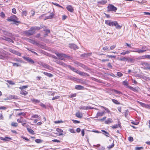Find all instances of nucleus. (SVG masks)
I'll return each mask as SVG.
<instances>
[{"mask_svg": "<svg viewBox=\"0 0 150 150\" xmlns=\"http://www.w3.org/2000/svg\"><path fill=\"white\" fill-rule=\"evenodd\" d=\"M75 88L77 90H82L84 89V87L81 85H77L75 86Z\"/></svg>", "mask_w": 150, "mask_h": 150, "instance_id": "obj_18", "label": "nucleus"}, {"mask_svg": "<svg viewBox=\"0 0 150 150\" xmlns=\"http://www.w3.org/2000/svg\"><path fill=\"white\" fill-rule=\"evenodd\" d=\"M127 61L128 62L133 63L134 61V59L130 58H127Z\"/></svg>", "mask_w": 150, "mask_h": 150, "instance_id": "obj_35", "label": "nucleus"}, {"mask_svg": "<svg viewBox=\"0 0 150 150\" xmlns=\"http://www.w3.org/2000/svg\"><path fill=\"white\" fill-rule=\"evenodd\" d=\"M52 4H54V5L55 6H57L58 7H61V8H63V7L62 6H60L59 4H58L57 3L53 2L52 3Z\"/></svg>", "mask_w": 150, "mask_h": 150, "instance_id": "obj_55", "label": "nucleus"}, {"mask_svg": "<svg viewBox=\"0 0 150 150\" xmlns=\"http://www.w3.org/2000/svg\"><path fill=\"white\" fill-rule=\"evenodd\" d=\"M100 107L104 109L108 113H109L110 112V111L108 108L103 106H100Z\"/></svg>", "mask_w": 150, "mask_h": 150, "instance_id": "obj_46", "label": "nucleus"}, {"mask_svg": "<svg viewBox=\"0 0 150 150\" xmlns=\"http://www.w3.org/2000/svg\"><path fill=\"white\" fill-rule=\"evenodd\" d=\"M23 58L26 61L32 64L34 63V62L31 58L28 57H23Z\"/></svg>", "mask_w": 150, "mask_h": 150, "instance_id": "obj_8", "label": "nucleus"}, {"mask_svg": "<svg viewBox=\"0 0 150 150\" xmlns=\"http://www.w3.org/2000/svg\"><path fill=\"white\" fill-rule=\"evenodd\" d=\"M43 67L45 68H46L48 69H49L50 70H52L53 69V68L52 67L48 65L47 64H45V63Z\"/></svg>", "mask_w": 150, "mask_h": 150, "instance_id": "obj_14", "label": "nucleus"}, {"mask_svg": "<svg viewBox=\"0 0 150 150\" xmlns=\"http://www.w3.org/2000/svg\"><path fill=\"white\" fill-rule=\"evenodd\" d=\"M123 84L124 85L127 86L128 83L126 81H124L123 82Z\"/></svg>", "mask_w": 150, "mask_h": 150, "instance_id": "obj_64", "label": "nucleus"}, {"mask_svg": "<svg viewBox=\"0 0 150 150\" xmlns=\"http://www.w3.org/2000/svg\"><path fill=\"white\" fill-rule=\"evenodd\" d=\"M67 66L71 70L81 76H89L88 74L79 71L78 70L72 67L69 65H68Z\"/></svg>", "mask_w": 150, "mask_h": 150, "instance_id": "obj_1", "label": "nucleus"}, {"mask_svg": "<svg viewBox=\"0 0 150 150\" xmlns=\"http://www.w3.org/2000/svg\"><path fill=\"white\" fill-rule=\"evenodd\" d=\"M79 108L82 110H88L90 109H93V108H91L89 106H81L79 107Z\"/></svg>", "mask_w": 150, "mask_h": 150, "instance_id": "obj_12", "label": "nucleus"}, {"mask_svg": "<svg viewBox=\"0 0 150 150\" xmlns=\"http://www.w3.org/2000/svg\"><path fill=\"white\" fill-rule=\"evenodd\" d=\"M117 8L112 5H110L108 7V10L109 11H116Z\"/></svg>", "mask_w": 150, "mask_h": 150, "instance_id": "obj_7", "label": "nucleus"}, {"mask_svg": "<svg viewBox=\"0 0 150 150\" xmlns=\"http://www.w3.org/2000/svg\"><path fill=\"white\" fill-rule=\"evenodd\" d=\"M28 87V85L23 86L19 87L21 90H23V89L27 88Z\"/></svg>", "mask_w": 150, "mask_h": 150, "instance_id": "obj_39", "label": "nucleus"}, {"mask_svg": "<svg viewBox=\"0 0 150 150\" xmlns=\"http://www.w3.org/2000/svg\"><path fill=\"white\" fill-rule=\"evenodd\" d=\"M146 51V50H137L135 51H131V52H138L139 53H142Z\"/></svg>", "mask_w": 150, "mask_h": 150, "instance_id": "obj_13", "label": "nucleus"}, {"mask_svg": "<svg viewBox=\"0 0 150 150\" xmlns=\"http://www.w3.org/2000/svg\"><path fill=\"white\" fill-rule=\"evenodd\" d=\"M130 53V52L128 50L125 51V52H123L120 53L121 55H125L126 54H128Z\"/></svg>", "mask_w": 150, "mask_h": 150, "instance_id": "obj_41", "label": "nucleus"}, {"mask_svg": "<svg viewBox=\"0 0 150 150\" xmlns=\"http://www.w3.org/2000/svg\"><path fill=\"white\" fill-rule=\"evenodd\" d=\"M76 116L79 118H82L83 116L82 113H80L79 112H77L76 114Z\"/></svg>", "mask_w": 150, "mask_h": 150, "instance_id": "obj_17", "label": "nucleus"}, {"mask_svg": "<svg viewBox=\"0 0 150 150\" xmlns=\"http://www.w3.org/2000/svg\"><path fill=\"white\" fill-rule=\"evenodd\" d=\"M69 131L71 133H75V132L73 129H69Z\"/></svg>", "mask_w": 150, "mask_h": 150, "instance_id": "obj_56", "label": "nucleus"}, {"mask_svg": "<svg viewBox=\"0 0 150 150\" xmlns=\"http://www.w3.org/2000/svg\"><path fill=\"white\" fill-rule=\"evenodd\" d=\"M9 98L10 99H17L18 98L17 96L14 95H11L9 96Z\"/></svg>", "mask_w": 150, "mask_h": 150, "instance_id": "obj_38", "label": "nucleus"}, {"mask_svg": "<svg viewBox=\"0 0 150 150\" xmlns=\"http://www.w3.org/2000/svg\"><path fill=\"white\" fill-rule=\"evenodd\" d=\"M27 129L28 131L31 134H34V131L30 128H27Z\"/></svg>", "mask_w": 150, "mask_h": 150, "instance_id": "obj_33", "label": "nucleus"}, {"mask_svg": "<svg viewBox=\"0 0 150 150\" xmlns=\"http://www.w3.org/2000/svg\"><path fill=\"white\" fill-rule=\"evenodd\" d=\"M13 60L14 61L16 62H18L23 63V62L22 61L21 59L19 58H15L13 59Z\"/></svg>", "mask_w": 150, "mask_h": 150, "instance_id": "obj_20", "label": "nucleus"}, {"mask_svg": "<svg viewBox=\"0 0 150 150\" xmlns=\"http://www.w3.org/2000/svg\"><path fill=\"white\" fill-rule=\"evenodd\" d=\"M11 63L13 64V66L14 67H21V65L18 63H13L11 62Z\"/></svg>", "mask_w": 150, "mask_h": 150, "instance_id": "obj_31", "label": "nucleus"}, {"mask_svg": "<svg viewBox=\"0 0 150 150\" xmlns=\"http://www.w3.org/2000/svg\"><path fill=\"white\" fill-rule=\"evenodd\" d=\"M142 64L143 65L145 69H148L150 70V64L146 62H143L142 63Z\"/></svg>", "mask_w": 150, "mask_h": 150, "instance_id": "obj_6", "label": "nucleus"}, {"mask_svg": "<svg viewBox=\"0 0 150 150\" xmlns=\"http://www.w3.org/2000/svg\"><path fill=\"white\" fill-rule=\"evenodd\" d=\"M36 142L38 143H41L42 142V141L40 139H35V140Z\"/></svg>", "mask_w": 150, "mask_h": 150, "instance_id": "obj_53", "label": "nucleus"}, {"mask_svg": "<svg viewBox=\"0 0 150 150\" xmlns=\"http://www.w3.org/2000/svg\"><path fill=\"white\" fill-rule=\"evenodd\" d=\"M20 93L21 95H23L24 96H26L28 94V92L26 91L21 90Z\"/></svg>", "mask_w": 150, "mask_h": 150, "instance_id": "obj_29", "label": "nucleus"}, {"mask_svg": "<svg viewBox=\"0 0 150 150\" xmlns=\"http://www.w3.org/2000/svg\"><path fill=\"white\" fill-rule=\"evenodd\" d=\"M7 82L9 84H10L11 85H14L15 84V83L13 81H11L8 80L7 81Z\"/></svg>", "mask_w": 150, "mask_h": 150, "instance_id": "obj_50", "label": "nucleus"}, {"mask_svg": "<svg viewBox=\"0 0 150 150\" xmlns=\"http://www.w3.org/2000/svg\"><path fill=\"white\" fill-rule=\"evenodd\" d=\"M105 113V112H98L97 113L96 117L97 118L98 117L102 116Z\"/></svg>", "mask_w": 150, "mask_h": 150, "instance_id": "obj_16", "label": "nucleus"}, {"mask_svg": "<svg viewBox=\"0 0 150 150\" xmlns=\"http://www.w3.org/2000/svg\"><path fill=\"white\" fill-rule=\"evenodd\" d=\"M18 18L15 15H13L10 19H8L7 20L10 21H13L16 25H18L20 23V21H18Z\"/></svg>", "mask_w": 150, "mask_h": 150, "instance_id": "obj_3", "label": "nucleus"}, {"mask_svg": "<svg viewBox=\"0 0 150 150\" xmlns=\"http://www.w3.org/2000/svg\"><path fill=\"white\" fill-rule=\"evenodd\" d=\"M28 41L32 43V44L35 45H38L39 43H38L35 40L31 39H28Z\"/></svg>", "mask_w": 150, "mask_h": 150, "instance_id": "obj_10", "label": "nucleus"}, {"mask_svg": "<svg viewBox=\"0 0 150 150\" xmlns=\"http://www.w3.org/2000/svg\"><path fill=\"white\" fill-rule=\"evenodd\" d=\"M107 57H108V58H115L116 57V56H113L111 55H107Z\"/></svg>", "mask_w": 150, "mask_h": 150, "instance_id": "obj_61", "label": "nucleus"}, {"mask_svg": "<svg viewBox=\"0 0 150 150\" xmlns=\"http://www.w3.org/2000/svg\"><path fill=\"white\" fill-rule=\"evenodd\" d=\"M6 40L7 41H8L9 42H11L13 43V41L10 38H6Z\"/></svg>", "mask_w": 150, "mask_h": 150, "instance_id": "obj_57", "label": "nucleus"}, {"mask_svg": "<svg viewBox=\"0 0 150 150\" xmlns=\"http://www.w3.org/2000/svg\"><path fill=\"white\" fill-rule=\"evenodd\" d=\"M17 121L19 123L26 122L25 120L23 119V118L22 117H21L19 118L18 119Z\"/></svg>", "mask_w": 150, "mask_h": 150, "instance_id": "obj_15", "label": "nucleus"}, {"mask_svg": "<svg viewBox=\"0 0 150 150\" xmlns=\"http://www.w3.org/2000/svg\"><path fill=\"white\" fill-rule=\"evenodd\" d=\"M5 51L2 50V49H0V54L1 55H2L3 56V55H6V54L5 53Z\"/></svg>", "mask_w": 150, "mask_h": 150, "instance_id": "obj_45", "label": "nucleus"}, {"mask_svg": "<svg viewBox=\"0 0 150 150\" xmlns=\"http://www.w3.org/2000/svg\"><path fill=\"white\" fill-rule=\"evenodd\" d=\"M45 16L46 14H44L40 16L39 18L41 19L44 18H43V19L44 20L48 19H50L52 18H53L54 16V14L53 13H52L50 14V15L49 16Z\"/></svg>", "mask_w": 150, "mask_h": 150, "instance_id": "obj_2", "label": "nucleus"}, {"mask_svg": "<svg viewBox=\"0 0 150 150\" xmlns=\"http://www.w3.org/2000/svg\"><path fill=\"white\" fill-rule=\"evenodd\" d=\"M35 33V30H34L32 29V27L28 31H25L24 33L26 36H28L34 34Z\"/></svg>", "mask_w": 150, "mask_h": 150, "instance_id": "obj_4", "label": "nucleus"}, {"mask_svg": "<svg viewBox=\"0 0 150 150\" xmlns=\"http://www.w3.org/2000/svg\"><path fill=\"white\" fill-rule=\"evenodd\" d=\"M112 22V21L110 20H107L105 21V23L106 25L110 26Z\"/></svg>", "mask_w": 150, "mask_h": 150, "instance_id": "obj_30", "label": "nucleus"}, {"mask_svg": "<svg viewBox=\"0 0 150 150\" xmlns=\"http://www.w3.org/2000/svg\"><path fill=\"white\" fill-rule=\"evenodd\" d=\"M112 143L111 145H109L107 147V148L108 149L110 150L113 147H114V141H112Z\"/></svg>", "mask_w": 150, "mask_h": 150, "instance_id": "obj_34", "label": "nucleus"}, {"mask_svg": "<svg viewBox=\"0 0 150 150\" xmlns=\"http://www.w3.org/2000/svg\"><path fill=\"white\" fill-rule=\"evenodd\" d=\"M127 58L125 57H123L122 58H121L120 59H119V60L120 61H127Z\"/></svg>", "mask_w": 150, "mask_h": 150, "instance_id": "obj_54", "label": "nucleus"}, {"mask_svg": "<svg viewBox=\"0 0 150 150\" xmlns=\"http://www.w3.org/2000/svg\"><path fill=\"white\" fill-rule=\"evenodd\" d=\"M54 122L55 124H57V123H63V122L62 120H58V121H55Z\"/></svg>", "mask_w": 150, "mask_h": 150, "instance_id": "obj_58", "label": "nucleus"}, {"mask_svg": "<svg viewBox=\"0 0 150 150\" xmlns=\"http://www.w3.org/2000/svg\"><path fill=\"white\" fill-rule=\"evenodd\" d=\"M13 54H15L18 56H21V54L20 52L15 50L13 52Z\"/></svg>", "mask_w": 150, "mask_h": 150, "instance_id": "obj_37", "label": "nucleus"}, {"mask_svg": "<svg viewBox=\"0 0 150 150\" xmlns=\"http://www.w3.org/2000/svg\"><path fill=\"white\" fill-rule=\"evenodd\" d=\"M44 31L45 32V33L44 34V37H46L47 35V34L50 33V31L49 30H45Z\"/></svg>", "mask_w": 150, "mask_h": 150, "instance_id": "obj_36", "label": "nucleus"}, {"mask_svg": "<svg viewBox=\"0 0 150 150\" xmlns=\"http://www.w3.org/2000/svg\"><path fill=\"white\" fill-rule=\"evenodd\" d=\"M120 125L119 124H118L115 125H114L112 127L113 129H116L118 128L119 127H120Z\"/></svg>", "mask_w": 150, "mask_h": 150, "instance_id": "obj_44", "label": "nucleus"}, {"mask_svg": "<svg viewBox=\"0 0 150 150\" xmlns=\"http://www.w3.org/2000/svg\"><path fill=\"white\" fill-rule=\"evenodd\" d=\"M67 79H69L72 81H74L76 79V78L71 76H67L66 77Z\"/></svg>", "mask_w": 150, "mask_h": 150, "instance_id": "obj_25", "label": "nucleus"}, {"mask_svg": "<svg viewBox=\"0 0 150 150\" xmlns=\"http://www.w3.org/2000/svg\"><path fill=\"white\" fill-rule=\"evenodd\" d=\"M113 121L111 118H108L107 120L105 121V123L106 124H109L111 123Z\"/></svg>", "mask_w": 150, "mask_h": 150, "instance_id": "obj_21", "label": "nucleus"}, {"mask_svg": "<svg viewBox=\"0 0 150 150\" xmlns=\"http://www.w3.org/2000/svg\"><path fill=\"white\" fill-rule=\"evenodd\" d=\"M128 88L129 89H130V90H132V91H137V90L135 88L132 87V86H128Z\"/></svg>", "mask_w": 150, "mask_h": 150, "instance_id": "obj_51", "label": "nucleus"}, {"mask_svg": "<svg viewBox=\"0 0 150 150\" xmlns=\"http://www.w3.org/2000/svg\"><path fill=\"white\" fill-rule=\"evenodd\" d=\"M38 64L42 66L43 67L45 63L39 61L38 62Z\"/></svg>", "mask_w": 150, "mask_h": 150, "instance_id": "obj_62", "label": "nucleus"}, {"mask_svg": "<svg viewBox=\"0 0 150 150\" xmlns=\"http://www.w3.org/2000/svg\"><path fill=\"white\" fill-rule=\"evenodd\" d=\"M22 14L23 16H26L27 14V12L26 11H23L22 12Z\"/></svg>", "mask_w": 150, "mask_h": 150, "instance_id": "obj_60", "label": "nucleus"}, {"mask_svg": "<svg viewBox=\"0 0 150 150\" xmlns=\"http://www.w3.org/2000/svg\"><path fill=\"white\" fill-rule=\"evenodd\" d=\"M103 50L105 51L110 50V49L107 46H105L103 48Z\"/></svg>", "mask_w": 150, "mask_h": 150, "instance_id": "obj_52", "label": "nucleus"}, {"mask_svg": "<svg viewBox=\"0 0 150 150\" xmlns=\"http://www.w3.org/2000/svg\"><path fill=\"white\" fill-rule=\"evenodd\" d=\"M31 101L34 103H39L40 101V100L38 99H35L34 98L31 99Z\"/></svg>", "mask_w": 150, "mask_h": 150, "instance_id": "obj_23", "label": "nucleus"}, {"mask_svg": "<svg viewBox=\"0 0 150 150\" xmlns=\"http://www.w3.org/2000/svg\"><path fill=\"white\" fill-rule=\"evenodd\" d=\"M57 62L59 64L61 65L64 67H66L67 66L66 64L62 62L57 61Z\"/></svg>", "mask_w": 150, "mask_h": 150, "instance_id": "obj_24", "label": "nucleus"}, {"mask_svg": "<svg viewBox=\"0 0 150 150\" xmlns=\"http://www.w3.org/2000/svg\"><path fill=\"white\" fill-rule=\"evenodd\" d=\"M146 55L142 56L139 57L137 59L139 60L140 59H146Z\"/></svg>", "mask_w": 150, "mask_h": 150, "instance_id": "obj_47", "label": "nucleus"}, {"mask_svg": "<svg viewBox=\"0 0 150 150\" xmlns=\"http://www.w3.org/2000/svg\"><path fill=\"white\" fill-rule=\"evenodd\" d=\"M112 91H114L116 94H122V93L120 91H117V90L115 89H113L112 90Z\"/></svg>", "mask_w": 150, "mask_h": 150, "instance_id": "obj_43", "label": "nucleus"}, {"mask_svg": "<svg viewBox=\"0 0 150 150\" xmlns=\"http://www.w3.org/2000/svg\"><path fill=\"white\" fill-rule=\"evenodd\" d=\"M128 140L130 142H132L133 141V138L132 137H128Z\"/></svg>", "mask_w": 150, "mask_h": 150, "instance_id": "obj_63", "label": "nucleus"}, {"mask_svg": "<svg viewBox=\"0 0 150 150\" xmlns=\"http://www.w3.org/2000/svg\"><path fill=\"white\" fill-rule=\"evenodd\" d=\"M18 125L17 123L15 122H12L11 123V125L12 126H14L15 127H16L18 126Z\"/></svg>", "mask_w": 150, "mask_h": 150, "instance_id": "obj_48", "label": "nucleus"}, {"mask_svg": "<svg viewBox=\"0 0 150 150\" xmlns=\"http://www.w3.org/2000/svg\"><path fill=\"white\" fill-rule=\"evenodd\" d=\"M114 26H115L116 28L117 29H120L122 27V26L118 24L117 21H116L115 25Z\"/></svg>", "mask_w": 150, "mask_h": 150, "instance_id": "obj_19", "label": "nucleus"}, {"mask_svg": "<svg viewBox=\"0 0 150 150\" xmlns=\"http://www.w3.org/2000/svg\"><path fill=\"white\" fill-rule=\"evenodd\" d=\"M116 47V45H112L110 47V50H112L114 49Z\"/></svg>", "mask_w": 150, "mask_h": 150, "instance_id": "obj_59", "label": "nucleus"}, {"mask_svg": "<svg viewBox=\"0 0 150 150\" xmlns=\"http://www.w3.org/2000/svg\"><path fill=\"white\" fill-rule=\"evenodd\" d=\"M32 29L33 30H40V28L38 27H32Z\"/></svg>", "mask_w": 150, "mask_h": 150, "instance_id": "obj_49", "label": "nucleus"}, {"mask_svg": "<svg viewBox=\"0 0 150 150\" xmlns=\"http://www.w3.org/2000/svg\"><path fill=\"white\" fill-rule=\"evenodd\" d=\"M55 54L58 56L59 58L61 60H64V58H65L66 54L63 53H60L57 52L55 53Z\"/></svg>", "mask_w": 150, "mask_h": 150, "instance_id": "obj_5", "label": "nucleus"}, {"mask_svg": "<svg viewBox=\"0 0 150 150\" xmlns=\"http://www.w3.org/2000/svg\"><path fill=\"white\" fill-rule=\"evenodd\" d=\"M138 103H139L141 105L144 107L145 108V106L146 104H145L144 103H142L141 102H139L138 101H137Z\"/></svg>", "mask_w": 150, "mask_h": 150, "instance_id": "obj_40", "label": "nucleus"}, {"mask_svg": "<svg viewBox=\"0 0 150 150\" xmlns=\"http://www.w3.org/2000/svg\"><path fill=\"white\" fill-rule=\"evenodd\" d=\"M101 131L103 132V134L104 135H105L106 136L109 137H110V134L108 132L105 131L104 130H102Z\"/></svg>", "mask_w": 150, "mask_h": 150, "instance_id": "obj_26", "label": "nucleus"}, {"mask_svg": "<svg viewBox=\"0 0 150 150\" xmlns=\"http://www.w3.org/2000/svg\"><path fill=\"white\" fill-rule=\"evenodd\" d=\"M66 8L69 11L71 12H73L74 11L73 7L70 5H68L66 7Z\"/></svg>", "mask_w": 150, "mask_h": 150, "instance_id": "obj_11", "label": "nucleus"}, {"mask_svg": "<svg viewBox=\"0 0 150 150\" xmlns=\"http://www.w3.org/2000/svg\"><path fill=\"white\" fill-rule=\"evenodd\" d=\"M112 101L115 104L117 105L120 104V102H118L117 100H116L112 99Z\"/></svg>", "mask_w": 150, "mask_h": 150, "instance_id": "obj_42", "label": "nucleus"}, {"mask_svg": "<svg viewBox=\"0 0 150 150\" xmlns=\"http://www.w3.org/2000/svg\"><path fill=\"white\" fill-rule=\"evenodd\" d=\"M74 63L76 64H77L78 66H80L82 68H84L85 67V65L81 63L78 62H75Z\"/></svg>", "mask_w": 150, "mask_h": 150, "instance_id": "obj_27", "label": "nucleus"}, {"mask_svg": "<svg viewBox=\"0 0 150 150\" xmlns=\"http://www.w3.org/2000/svg\"><path fill=\"white\" fill-rule=\"evenodd\" d=\"M57 132L59 133V135L61 136L63 135V130L59 128H57L56 130Z\"/></svg>", "mask_w": 150, "mask_h": 150, "instance_id": "obj_22", "label": "nucleus"}, {"mask_svg": "<svg viewBox=\"0 0 150 150\" xmlns=\"http://www.w3.org/2000/svg\"><path fill=\"white\" fill-rule=\"evenodd\" d=\"M107 2V1L106 0H102L98 1V3L101 4H105Z\"/></svg>", "mask_w": 150, "mask_h": 150, "instance_id": "obj_32", "label": "nucleus"}, {"mask_svg": "<svg viewBox=\"0 0 150 150\" xmlns=\"http://www.w3.org/2000/svg\"><path fill=\"white\" fill-rule=\"evenodd\" d=\"M69 47L71 49L76 50L78 49V47L76 45L74 44H70L69 45Z\"/></svg>", "mask_w": 150, "mask_h": 150, "instance_id": "obj_9", "label": "nucleus"}, {"mask_svg": "<svg viewBox=\"0 0 150 150\" xmlns=\"http://www.w3.org/2000/svg\"><path fill=\"white\" fill-rule=\"evenodd\" d=\"M43 73L45 75L49 77H51L53 76V75L50 73H48L45 72H43Z\"/></svg>", "mask_w": 150, "mask_h": 150, "instance_id": "obj_28", "label": "nucleus"}]
</instances>
